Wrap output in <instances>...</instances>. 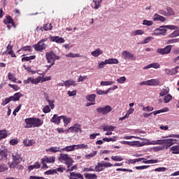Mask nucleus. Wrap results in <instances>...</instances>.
Segmentation results:
<instances>
[{
    "instance_id": "f257e3e1",
    "label": "nucleus",
    "mask_w": 179,
    "mask_h": 179,
    "mask_svg": "<svg viewBox=\"0 0 179 179\" xmlns=\"http://www.w3.org/2000/svg\"><path fill=\"white\" fill-rule=\"evenodd\" d=\"M26 128H38L44 124V121L38 117H29L25 119Z\"/></svg>"
},
{
    "instance_id": "f03ea898",
    "label": "nucleus",
    "mask_w": 179,
    "mask_h": 179,
    "mask_svg": "<svg viewBox=\"0 0 179 179\" xmlns=\"http://www.w3.org/2000/svg\"><path fill=\"white\" fill-rule=\"evenodd\" d=\"M45 58L48 64H50V65L46 66L47 68H51V66H53V65L55 64V61L59 59V56L57 55V54L52 50L45 53Z\"/></svg>"
},
{
    "instance_id": "7ed1b4c3",
    "label": "nucleus",
    "mask_w": 179,
    "mask_h": 179,
    "mask_svg": "<svg viewBox=\"0 0 179 179\" xmlns=\"http://www.w3.org/2000/svg\"><path fill=\"white\" fill-rule=\"evenodd\" d=\"M58 160L60 163H64L67 166V169L73 164V159L68 154L61 153L58 157Z\"/></svg>"
},
{
    "instance_id": "20e7f679",
    "label": "nucleus",
    "mask_w": 179,
    "mask_h": 179,
    "mask_svg": "<svg viewBox=\"0 0 179 179\" xmlns=\"http://www.w3.org/2000/svg\"><path fill=\"white\" fill-rule=\"evenodd\" d=\"M12 162H8V166L10 169H15L17 164H19L22 159V154H20L19 152H13L12 154Z\"/></svg>"
},
{
    "instance_id": "39448f33",
    "label": "nucleus",
    "mask_w": 179,
    "mask_h": 179,
    "mask_svg": "<svg viewBox=\"0 0 179 179\" xmlns=\"http://www.w3.org/2000/svg\"><path fill=\"white\" fill-rule=\"evenodd\" d=\"M176 142V140L174 139H164V140H157L155 141H152V145H164L165 149H167L168 148H170V146H173L174 145V143Z\"/></svg>"
},
{
    "instance_id": "423d86ee",
    "label": "nucleus",
    "mask_w": 179,
    "mask_h": 179,
    "mask_svg": "<svg viewBox=\"0 0 179 179\" xmlns=\"http://www.w3.org/2000/svg\"><path fill=\"white\" fill-rule=\"evenodd\" d=\"M20 97H23V94H22V92H16L13 96L6 98L1 104L2 106H6V104H9L10 101H19Z\"/></svg>"
},
{
    "instance_id": "0eeeda50",
    "label": "nucleus",
    "mask_w": 179,
    "mask_h": 179,
    "mask_svg": "<svg viewBox=\"0 0 179 179\" xmlns=\"http://www.w3.org/2000/svg\"><path fill=\"white\" fill-rule=\"evenodd\" d=\"M48 38H44L38 42L37 44L33 45L34 48H35V51H43V50H45L47 48V44L44 43L47 41Z\"/></svg>"
},
{
    "instance_id": "6e6552de",
    "label": "nucleus",
    "mask_w": 179,
    "mask_h": 179,
    "mask_svg": "<svg viewBox=\"0 0 179 179\" xmlns=\"http://www.w3.org/2000/svg\"><path fill=\"white\" fill-rule=\"evenodd\" d=\"M171 45H166L164 48H158L157 49V53L159 54V55H167V54H170L171 52Z\"/></svg>"
},
{
    "instance_id": "1a4fd4ad",
    "label": "nucleus",
    "mask_w": 179,
    "mask_h": 179,
    "mask_svg": "<svg viewBox=\"0 0 179 179\" xmlns=\"http://www.w3.org/2000/svg\"><path fill=\"white\" fill-rule=\"evenodd\" d=\"M96 111L99 114H102L103 115H107L108 113H111V111H113V108H111L110 106H106L105 107L97 108Z\"/></svg>"
},
{
    "instance_id": "9d476101",
    "label": "nucleus",
    "mask_w": 179,
    "mask_h": 179,
    "mask_svg": "<svg viewBox=\"0 0 179 179\" xmlns=\"http://www.w3.org/2000/svg\"><path fill=\"white\" fill-rule=\"evenodd\" d=\"M122 58L125 60L131 59V61H136V56L132 55V53L128 50H124L122 52Z\"/></svg>"
},
{
    "instance_id": "9b49d317",
    "label": "nucleus",
    "mask_w": 179,
    "mask_h": 179,
    "mask_svg": "<svg viewBox=\"0 0 179 179\" xmlns=\"http://www.w3.org/2000/svg\"><path fill=\"white\" fill-rule=\"evenodd\" d=\"M120 143H122V145H129V146H136L137 148H141V146L143 145V143L138 141H122Z\"/></svg>"
},
{
    "instance_id": "f8f14e48",
    "label": "nucleus",
    "mask_w": 179,
    "mask_h": 179,
    "mask_svg": "<svg viewBox=\"0 0 179 179\" xmlns=\"http://www.w3.org/2000/svg\"><path fill=\"white\" fill-rule=\"evenodd\" d=\"M167 32V29H166V25L161 26L159 28H156L154 30V35L155 36H164V33Z\"/></svg>"
},
{
    "instance_id": "ddd939ff",
    "label": "nucleus",
    "mask_w": 179,
    "mask_h": 179,
    "mask_svg": "<svg viewBox=\"0 0 179 179\" xmlns=\"http://www.w3.org/2000/svg\"><path fill=\"white\" fill-rule=\"evenodd\" d=\"M0 160L8 162V150H0Z\"/></svg>"
},
{
    "instance_id": "4468645a",
    "label": "nucleus",
    "mask_w": 179,
    "mask_h": 179,
    "mask_svg": "<svg viewBox=\"0 0 179 179\" xmlns=\"http://www.w3.org/2000/svg\"><path fill=\"white\" fill-rule=\"evenodd\" d=\"M147 86H160V80L159 79H151L147 80Z\"/></svg>"
},
{
    "instance_id": "2eb2a0df",
    "label": "nucleus",
    "mask_w": 179,
    "mask_h": 179,
    "mask_svg": "<svg viewBox=\"0 0 179 179\" xmlns=\"http://www.w3.org/2000/svg\"><path fill=\"white\" fill-rule=\"evenodd\" d=\"M179 66H176L173 69H165L164 72L166 73V75H176L177 73H178V69Z\"/></svg>"
},
{
    "instance_id": "dca6fc26",
    "label": "nucleus",
    "mask_w": 179,
    "mask_h": 179,
    "mask_svg": "<svg viewBox=\"0 0 179 179\" xmlns=\"http://www.w3.org/2000/svg\"><path fill=\"white\" fill-rule=\"evenodd\" d=\"M50 40L57 44H63V43H65V39L60 36H50Z\"/></svg>"
},
{
    "instance_id": "f3484780",
    "label": "nucleus",
    "mask_w": 179,
    "mask_h": 179,
    "mask_svg": "<svg viewBox=\"0 0 179 179\" xmlns=\"http://www.w3.org/2000/svg\"><path fill=\"white\" fill-rule=\"evenodd\" d=\"M62 116H59L57 114H55L50 119V122L59 125L61 124Z\"/></svg>"
},
{
    "instance_id": "a211bd4d",
    "label": "nucleus",
    "mask_w": 179,
    "mask_h": 179,
    "mask_svg": "<svg viewBox=\"0 0 179 179\" xmlns=\"http://www.w3.org/2000/svg\"><path fill=\"white\" fill-rule=\"evenodd\" d=\"M69 130L71 131V132H80V134H82V127L79 124H76L73 127H71Z\"/></svg>"
},
{
    "instance_id": "6ab92c4d",
    "label": "nucleus",
    "mask_w": 179,
    "mask_h": 179,
    "mask_svg": "<svg viewBox=\"0 0 179 179\" xmlns=\"http://www.w3.org/2000/svg\"><path fill=\"white\" fill-rule=\"evenodd\" d=\"M3 23L5 24H12L13 27H16V24H15V21L13 19H12V17L10 15H8L6 17V18L3 20Z\"/></svg>"
},
{
    "instance_id": "aec40b11",
    "label": "nucleus",
    "mask_w": 179,
    "mask_h": 179,
    "mask_svg": "<svg viewBox=\"0 0 179 179\" xmlns=\"http://www.w3.org/2000/svg\"><path fill=\"white\" fill-rule=\"evenodd\" d=\"M85 179V178H83V175H82L81 173H75V172H72L70 173V176H69V179Z\"/></svg>"
},
{
    "instance_id": "412c9836",
    "label": "nucleus",
    "mask_w": 179,
    "mask_h": 179,
    "mask_svg": "<svg viewBox=\"0 0 179 179\" xmlns=\"http://www.w3.org/2000/svg\"><path fill=\"white\" fill-rule=\"evenodd\" d=\"M154 22H166V17L155 13L153 16Z\"/></svg>"
},
{
    "instance_id": "4be33fe9",
    "label": "nucleus",
    "mask_w": 179,
    "mask_h": 179,
    "mask_svg": "<svg viewBox=\"0 0 179 179\" xmlns=\"http://www.w3.org/2000/svg\"><path fill=\"white\" fill-rule=\"evenodd\" d=\"M101 2H103V0H94L91 4V6L93 8V9H99V8L101 6V5H100Z\"/></svg>"
},
{
    "instance_id": "5701e85b",
    "label": "nucleus",
    "mask_w": 179,
    "mask_h": 179,
    "mask_svg": "<svg viewBox=\"0 0 179 179\" xmlns=\"http://www.w3.org/2000/svg\"><path fill=\"white\" fill-rule=\"evenodd\" d=\"M54 27L52 26V24H48V23H47V24H44L43 25V27H41V28H40V30L41 31H43V30L45 31H48V30H52V28H53Z\"/></svg>"
},
{
    "instance_id": "b1692460",
    "label": "nucleus",
    "mask_w": 179,
    "mask_h": 179,
    "mask_svg": "<svg viewBox=\"0 0 179 179\" xmlns=\"http://www.w3.org/2000/svg\"><path fill=\"white\" fill-rule=\"evenodd\" d=\"M150 68H154V69H159V68H160V64L156 62L152 63L143 67V69H150Z\"/></svg>"
},
{
    "instance_id": "393cba45",
    "label": "nucleus",
    "mask_w": 179,
    "mask_h": 179,
    "mask_svg": "<svg viewBox=\"0 0 179 179\" xmlns=\"http://www.w3.org/2000/svg\"><path fill=\"white\" fill-rule=\"evenodd\" d=\"M66 57L67 58H79L80 57H83L84 58H87V57L83 56V55H80V54H79V53L74 54L73 52H70V53L66 55Z\"/></svg>"
},
{
    "instance_id": "a878e982",
    "label": "nucleus",
    "mask_w": 179,
    "mask_h": 179,
    "mask_svg": "<svg viewBox=\"0 0 179 179\" xmlns=\"http://www.w3.org/2000/svg\"><path fill=\"white\" fill-rule=\"evenodd\" d=\"M8 136L9 134H8V130H6V129L0 130V141L8 138Z\"/></svg>"
},
{
    "instance_id": "bb28decb",
    "label": "nucleus",
    "mask_w": 179,
    "mask_h": 179,
    "mask_svg": "<svg viewBox=\"0 0 179 179\" xmlns=\"http://www.w3.org/2000/svg\"><path fill=\"white\" fill-rule=\"evenodd\" d=\"M76 148V145L66 146L64 148H62V152H73L75 148Z\"/></svg>"
},
{
    "instance_id": "cd10ccee",
    "label": "nucleus",
    "mask_w": 179,
    "mask_h": 179,
    "mask_svg": "<svg viewBox=\"0 0 179 179\" xmlns=\"http://www.w3.org/2000/svg\"><path fill=\"white\" fill-rule=\"evenodd\" d=\"M42 160H43V162H46V163H55V157H45L41 159Z\"/></svg>"
},
{
    "instance_id": "c85d7f7f",
    "label": "nucleus",
    "mask_w": 179,
    "mask_h": 179,
    "mask_svg": "<svg viewBox=\"0 0 179 179\" xmlns=\"http://www.w3.org/2000/svg\"><path fill=\"white\" fill-rule=\"evenodd\" d=\"M170 92V88L169 87H164L161 92H159V96L161 97H163L164 96H166V94H169V92Z\"/></svg>"
},
{
    "instance_id": "c756f323",
    "label": "nucleus",
    "mask_w": 179,
    "mask_h": 179,
    "mask_svg": "<svg viewBox=\"0 0 179 179\" xmlns=\"http://www.w3.org/2000/svg\"><path fill=\"white\" fill-rule=\"evenodd\" d=\"M64 86L66 87H69V86H76V82L73 80H67L64 81Z\"/></svg>"
},
{
    "instance_id": "7c9ffc66",
    "label": "nucleus",
    "mask_w": 179,
    "mask_h": 179,
    "mask_svg": "<svg viewBox=\"0 0 179 179\" xmlns=\"http://www.w3.org/2000/svg\"><path fill=\"white\" fill-rule=\"evenodd\" d=\"M46 152H51V153H57L58 152H62V150L59 147H51L50 148L47 149Z\"/></svg>"
},
{
    "instance_id": "2f4dec72",
    "label": "nucleus",
    "mask_w": 179,
    "mask_h": 179,
    "mask_svg": "<svg viewBox=\"0 0 179 179\" xmlns=\"http://www.w3.org/2000/svg\"><path fill=\"white\" fill-rule=\"evenodd\" d=\"M85 178L86 179H97L96 173H84Z\"/></svg>"
},
{
    "instance_id": "473e14b6",
    "label": "nucleus",
    "mask_w": 179,
    "mask_h": 179,
    "mask_svg": "<svg viewBox=\"0 0 179 179\" xmlns=\"http://www.w3.org/2000/svg\"><path fill=\"white\" fill-rule=\"evenodd\" d=\"M85 99L88 101H91L92 103H96V94H87L85 97Z\"/></svg>"
},
{
    "instance_id": "72a5a7b5",
    "label": "nucleus",
    "mask_w": 179,
    "mask_h": 179,
    "mask_svg": "<svg viewBox=\"0 0 179 179\" xmlns=\"http://www.w3.org/2000/svg\"><path fill=\"white\" fill-rule=\"evenodd\" d=\"M170 150L173 155H179V145L172 146Z\"/></svg>"
},
{
    "instance_id": "f704fd0d",
    "label": "nucleus",
    "mask_w": 179,
    "mask_h": 179,
    "mask_svg": "<svg viewBox=\"0 0 179 179\" xmlns=\"http://www.w3.org/2000/svg\"><path fill=\"white\" fill-rule=\"evenodd\" d=\"M101 54H103V50H100V48H98L91 52L92 57H99V55H101Z\"/></svg>"
},
{
    "instance_id": "c9c22d12",
    "label": "nucleus",
    "mask_w": 179,
    "mask_h": 179,
    "mask_svg": "<svg viewBox=\"0 0 179 179\" xmlns=\"http://www.w3.org/2000/svg\"><path fill=\"white\" fill-rule=\"evenodd\" d=\"M32 59H36V55H32L29 57H24L22 58V62H27L29 61H31Z\"/></svg>"
},
{
    "instance_id": "e433bc0d",
    "label": "nucleus",
    "mask_w": 179,
    "mask_h": 179,
    "mask_svg": "<svg viewBox=\"0 0 179 179\" xmlns=\"http://www.w3.org/2000/svg\"><path fill=\"white\" fill-rule=\"evenodd\" d=\"M142 163H143L144 164H155L156 163H159V160L158 159H150V160L145 161V159H143L142 161Z\"/></svg>"
},
{
    "instance_id": "4c0bfd02",
    "label": "nucleus",
    "mask_w": 179,
    "mask_h": 179,
    "mask_svg": "<svg viewBox=\"0 0 179 179\" xmlns=\"http://www.w3.org/2000/svg\"><path fill=\"white\" fill-rule=\"evenodd\" d=\"M142 34H145V31L142 29H137L131 33V36H142Z\"/></svg>"
},
{
    "instance_id": "58836bf2",
    "label": "nucleus",
    "mask_w": 179,
    "mask_h": 179,
    "mask_svg": "<svg viewBox=\"0 0 179 179\" xmlns=\"http://www.w3.org/2000/svg\"><path fill=\"white\" fill-rule=\"evenodd\" d=\"M24 146H33L36 142L34 140H24L23 141Z\"/></svg>"
},
{
    "instance_id": "ea45409f",
    "label": "nucleus",
    "mask_w": 179,
    "mask_h": 179,
    "mask_svg": "<svg viewBox=\"0 0 179 179\" xmlns=\"http://www.w3.org/2000/svg\"><path fill=\"white\" fill-rule=\"evenodd\" d=\"M46 101H48V103H49V106L51 108V110H54L55 105L54 104L55 103V101L54 100H50V99H48V96H47L45 98Z\"/></svg>"
},
{
    "instance_id": "a19ab883",
    "label": "nucleus",
    "mask_w": 179,
    "mask_h": 179,
    "mask_svg": "<svg viewBox=\"0 0 179 179\" xmlns=\"http://www.w3.org/2000/svg\"><path fill=\"white\" fill-rule=\"evenodd\" d=\"M106 60L107 64H117L119 62L117 59H113V58H110Z\"/></svg>"
},
{
    "instance_id": "79ce46f5",
    "label": "nucleus",
    "mask_w": 179,
    "mask_h": 179,
    "mask_svg": "<svg viewBox=\"0 0 179 179\" xmlns=\"http://www.w3.org/2000/svg\"><path fill=\"white\" fill-rule=\"evenodd\" d=\"M62 120H63V122L64 124V125H68L69 124V122H71V117H68L66 116H62Z\"/></svg>"
},
{
    "instance_id": "37998d69",
    "label": "nucleus",
    "mask_w": 179,
    "mask_h": 179,
    "mask_svg": "<svg viewBox=\"0 0 179 179\" xmlns=\"http://www.w3.org/2000/svg\"><path fill=\"white\" fill-rule=\"evenodd\" d=\"M172 99H173V96H171V94H168L166 96L164 97V103H170Z\"/></svg>"
},
{
    "instance_id": "c03bdc74",
    "label": "nucleus",
    "mask_w": 179,
    "mask_h": 179,
    "mask_svg": "<svg viewBox=\"0 0 179 179\" xmlns=\"http://www.w3.org/2000/svg\"><path fill=\"white\" fill-rule=\"evenodd\" d=\"M94 170L97 173H100V171H104V168L102 167V166L101 165L100 162H98L97 165L95 166Z\"/></svg>"
},
{
    "instance_id": "a18cd8bd",
    "label": "nucleus",
    "mask_w": 179,
    "mask_h": 179,
    "mask_svg": "<svg viewBox=\"0 0 179 179\" xmlns=\"http://www.w3.org/2000/svg\"><path fill=\"white\" fill-rule=\"evenodd\" d=\"M3 55H10L11 58H16V55L13 50H10L8 52H3Z\"/></svg>"
},
{
    "instance_id": "49530a36",
    "label": "nucleus",
    "mask_w": 179,
    "mask_h": 179,
    "mask_svg": "<svg viewBox=\"0 0 179 179\" xmlns=\"http://www.w3.org/2000/svg\"><path fill=\"white\" fill-rule=\"evenodd\" d=\"M169 111V108H164V109H161V110H158L154 112H152V114H153L154 115H157V114H161V113H166Z\"/></svg>"
},
{
    "instance_id": "de8ad7c7",
    "label": "nucleus",
    "mask_w": 179,
    "mask_h": 179,
    "mask_svg": "<svg viewBox=\"0 0 179 179\" xmlns=\"http://www.w3.org/2000/svg\"><path fill=\"white\" fill-rule=\"evenodd\" d=\"M20 51H29V52H32L33 49L31 48V46H30V45L23 46L21 48Z\"/></svg>"
},
{
    "instance_id": "09e8293b",
    "label": "nucleus",
    "mask_w": 179,
    "mask_h": 179,
    "mask_svg": "<svg viewBox=\"0 0 179 179\" xmlns=\"http://www.w3.org/2000/svg\"><path fill=\"white\" fill-rule=\"evenodd\" d=\"M114 81H102L101 82V86H111V85H114Z\"/></svg>"
},
{
    "instance_id": "8fccbe9b",
    "label": "nucleus",
    "mask_w": 179,
    "mask_h": 179,
    "mask_svg": "<svg viewBox=\"0 0 179 179\" xmlns=\"http://www.w3.org/2000/svg\"><path fill=\"white\" fill-rule=\"evenodd\" d=\"M8 78L9 80H11L12 82L16 83V77H15V75L12 74V73H8Z\"/></svg>"
},
{
    "instance_id": "3c124183",
    "label": "nucleus",
    "mask_w": 179,
    "mask_h": 179,
    "mask_svg": "<svg viewBox=\"0 0 179 179\" xmlns=\"http://www.w3.org/2000/svg\"><path fill=\"white\" fill-rule=\"evenodd\" d=\"M111 159L113 162H122L124 160V158L121 156H112Z\"/></svg>"
},
{
    "instance_id": "603ef678",
    "label": "nucleus",
    "mask_w": 179,
    "mask_h": 179,
    "mask_svg": "<svg viewBox=\"0 0 179 179\" xmlns=\"http://www.w3.org/2000/svg\"><path fill=\"white\" fill-rule=\"evenodd\" d=\"M76 149H89V145L86 144L76 145Z\"/></svg>"
},
{
    "instance_id": "864d4df0",
    "label": "nucleus",
    "mask_w": 179,
    "mask_h": 179,
    "mask_svg": "<svg viewBox=\"0 0 179 179\" xmlns=\"http://www.w3.org/2000/svg\"><path fill=\"white\" fill-rule=\"evenodd\" d=\"M100 164L102 167H113V164L111 163L106 162L104 161L101 162Z\"/></svg>"
},
{
    "instance_id": "5fc2aeb1",
    "label": "nucleus",
    "mask_w": 179,
    "mask_h": 179,
    "mask_svg": "<svg viewBox=\"0 0 179 179\" xmlns=\"http://www.w3.org/2000/svg\"><path fill=\"white\" fill-rule=\"evenodd\" d=\"M108 92H109V90H106V91H103L101 90H96V93L99 96H103V94H108Z\"/></svg>"
},
{
    "instance_id": "6e6d98bb",
    "label": "nucleus",
    "mask_w": 179,
    "mask_h": 179,
    "mask_svg": "<svg viewBox=\"0 0 179 179\" xmlns=\"http://www.w3.org/2000/svg\"><path fill=\"white\" fill-rule=\"evenodd\" d=\"M9 143L11 146H15V145H17V143H19V139L13 138L9 141Z\"/></svg>"
},
{
    "instance_id": "4d7b16f0",
    "label": "nucleus",
    "mask_w": 179,
    "mask_h": 179,
    "mask_svg": "<svg viewBox=\"0 0 179 179\" xmlns=\"http://www.w3.org/2000/svg\"><path fill=\"white\" fill-rule=\"evenodd\" d=\"M8 170V166L4 164H0V173H4Z\"/></svg>"
},
{
    "instance_id": "13d9d810",
    "label": "nucleus",
    "mask_w": 179,
    "mask_h": 179,
    "mask_svg": "<svg viewBox=\"0 0 179 179\" xmlns=\"http://www.w3.org/2000/svg\"><path fill=\"white\" fill-rule=\"evenodd\" d=\"M45 174L46 176H50L51 174H57V169H50L48 171H46L45 172Z\"/></svg>"
},
{
    "instance_id": "bf43d9fd",
    "label": "nucleus",
    "mask_w": 179,
    "mask_h": 179,
    "mask_svg": "<svg viewBox=\"0 0 179 179\" xmlns=\"http://www.w3.org/2000/svg\"><path fill=\"white\" fill-rule=\"evenodd\" d=\"M43 112L45 114H47L48 113H51V108H50V106H48V105L45 106L43 108Z\"/></svg>"
},
{
    "instance_id": "052dcab7",
    "label": "nucleus",
    "mask_w": 179,
    "mask_h": 179,
    "mask_svg": "<svg viewBox=\"0 0 179 179\" xmlns=\"http://www.w3.org/2000/svg\"><path fill=\"white\" fill-rule=\"evenodd\" d=\"M143 24L144 26H152L153 24V21L152 20H144L143 21Z\"/></svg>"
},
{
    "instance_id": "680f3d73",
    "label": "nucleus",
    "mask_w": 179,
    "mask_h": 179,
    "mask_svg": "<svg viewBox=\"0 0 179 179\" xmlns=\"http://www.w3.org/2000/svg\"><path fill=\"white\" fill-rule=\"evenodd\" d=\"M166 10L169 16H173L175 15L174 10L171 7H167Z\"/></svg>"
},
{
    "instance_id": "e2e57ef3",
    "label": "nucleus",
    "mask_w": 179,
    "mask_h": 179,
    "mask_svg": "<svg viewBox=\"0 0 179 179\" xmlns=\"http://www.w3.org/2000/svg\"><path fill=\"white\" fill-rule=\"evenodd\" d=\"M115 128L114 126L106 125L103 127V131H114Z\"/></svg>"
},
{
    "instance_id": "0e129e2a",
    "label": "nucleus",
    "mask_w": 179,
    "mask_h": 179,
    "mask_svg": "<svg viewBox=\"0 0 179 179\" xmlns=\"http://www.w3.org/2000/svg\"><path fill=\"white\" fill-rule=\"evenodd\" d=\"M164 148H165L164 145H159V146L154 147L153 149L155 152H160V150H164Z\"/></svg>"
},
{
    "instance_id": "69168bd1",
    "label": "nucleus",
    "mask_w": 179,
    "mask_h": 179,
    "mask_svg": "<svg viewBox=\"0 0 179 179\" xmlns=\"http://www.w3.org/2000/svg\"><path fill=\"white\" fill-rule=\"evenodd\" d=\"M178 36H179V29H177L171 34L170 37L174 38V37H178Z\"/></svg>"
},
{
    "instance_id": "338daca9",
    "label": "nucleus",
    "mask_w": 179,
    "mask_h": 179,
    "mask_svg": "<svg viewBox=\"0 0 179 179\" xmlns=\"http://www.w3.org/2000/svg\"><path fill=\"white\" fill-rule=\"evenodd\" d=\"M117 83L122 84L125 80H127V78L125 76L120 77V78H117Z\"/></svg>"
},
{
    "instance_id": "774afa93",
    "label": "nucleus",
    "mask_w": 179,
    "mask_h": 179,
    "mask_svg": "<svg viewBox=\"0 0 179 179\" xmlns=\"http://www.w3.org/2000/svg\"><path fill=\"white\" fill-rule=\"evenodd\" d=\"M154 110H155V108L149 106L147 107L143 106V111H153Z\"/></svg>"
}]
</instances>
